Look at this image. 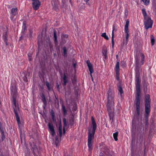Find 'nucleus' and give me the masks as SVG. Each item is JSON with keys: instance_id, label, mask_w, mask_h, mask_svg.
I'll return each instance as SVG.
<instances>
[{"instance_id": "17", "label": "nucleus", "mask_w": 156, "mask_h": 156, "mask_svg": "<svg viewBox=\"0 0 156 156\" xmlns=\"http://www.w3.org/2000/svg\"><path fill=\"white\" fill-rule=\"evenodd\" d=\"M41 97L42 101V102H43L44 104L46 105V103H47V102L46 101L45 96L43 93H42V94Z\"/></svg>"}, {"instance_id": "25", "label": "nucleus", "mask_w": 156, "mask_h": 156, "mask_svg": "<svg viewBox=\"0 0 156 156\" xmlns=\"http://www.w3.org/2000/svg\"><path fill=\"white\" fill-rule=\"evenodd\" d=\"M54 41L55 42H57V37L56 35V31L55 30H54Z\"/></svg>"}, {"instance_id": "36", "label": "nucleus", "mask_w": 156, "mask_h": 156, "mask_svg": "<svg viewBox=\"0 0 156 156\" xmlns=\"http://www.w3.org/2000/svg\"><path fill=\"white\" fill-rule=\"evenodd\" d=\"M28 56L29 60L30 61H31L32 59V54L28 53Z\"/></svg>"}, {"instance_id": "5", "label": "nucleus", "mask_w": 156, "mask_h": 156, "mask_svg": "<svg viewBox=\"0 0 156 156\" xmlns=\"http://www.w3.org/2000/svg\"><path fill=\"white\" fill-rule=\"evenodd\" d=\"M145 122L146 127H147L148 125V117L149 115L151 109V99L149 94H146L145 96Z\"/></svg>"}, {"instance_id": "43", "label": "nucleus", "mask_w": 156, "mask_h": 156, "mask_svg": "<svg viewBox=\"0 0 156 156\" xmlns=\"http://www.w3.org/2000/svg\"><path fill=\"white\" fill-rule=\"evenodd\" d=\"M62 37L65 38H67L68 37V35L67 34H63Z\"/></svg>"}, {"instance_id": "32", "label": "nucleus", "mask_w": 156, "mask_h": 156, "mask_svg": "<svg viewBox=\"0 0 156 156\" xmlns=\"http://www.w3.org/2000/svg\"><path fill=\"white\" fill-rule=\"evenodd\" d=\"M150 122L151 123V127L153 128L154 126V120L153 119L150 120Z\"/></svg>"}, {"instance_id": "38", "label": "nucleus", "mask_w": 156, "mask_h": 156, "mask_svg": "<svg viewBox=\"0 0 156 156\" xmlns=\"http://www.w3.org/2000/svg\"><path fill=\"white\" fill-rule=\"evenodd\" d=\"M51 116L52 117V118L53 119H54V118L55 117V113H54V111L53 110H51Z\"/></svg>"}, {"instance_id": "18", "label": "nucleus", "mask_w": 156, "mask_h": 156, "mask_svg": "<svg viewBox=\"0 0 156 156\" xmlns=\"http://www.w3.org/2000/svg\"><path fill=\"white\" fill-rule=\"evenodd\" d=\"M74 117L73 116L72 117H71L69 120V124L71 126H72L74 125Z\"/></svg>"}, {"instance_id": "10", "label": "nucleus", "mask_w": 156, "mask_h": 156, "mask_svg": "<svg viewBox=\"0 0 156 156\" xmlns=\"http://www.w3.org/2000/svg\"><path fill=\"white\" fill-rule=\"evenodd\" d=\"M17 11L18 9L17 8H12L11 9V16L10 17L11 20H14V16L17 14Z\"/></svg>"}, {"instance_id": "54", "label": "nucleus", "mask_w": 156, "mask_h": 156, "mask_svg": "<svg viewBox=\"0 0 156 156\" xmlns=\"http://www.w3.org/2000/svg\"><path fill=\"white\" fill-rule=\"evenodd\" d=\"M0 156H3V155L2 154H1Z\"/></svg>"}, {"instance_id": "31", "label": "nucleus", "mask_w": 156, "mask_h": 156, "mask_svg": "<svg viewBox=\"0 0 156 156\" xmlns=\"http://www.w3.org/2000/svg\"><path fill=\"white\" fill-rule=\"evenodd\" d=\"M63 54L64 56H65V55H66L67 54V50L66 47H64L63 48Z\"/></svg>"}, {"instance_id": "6", "label": "nucleus", "mask_w": 156, "mask_h": 156, "mask_svg": "<svg viewBox=\"0 0 156 156\" xmlns=\"http://www.w3.org/2000/svg\"><path fill=\"white\" fill-rule=\"evenodd\" d=\"M144 23L145 28L146 30L152 27L153 21L150 17L144 19Z\"/></svg>"}, {"instance_id": "9", "label": "nucleus", "mask_w": 156, "mask_h": 156, "mask_svg": "<svg viewBox=\"0 0 156 156\" xmlns=\"http://www.w3.org/2000/svg\"><path fill=\"white\" fill-rule=\"evenodd\" d=\"M48 127L49 132L52 136H53L55 135V133L53 124L49 122L48 124Z\"/></svg>"}, {"instance_id": "2", "label": "nucleus", "mask_w": 156, "mask_h": 156, "mask_svg": "<svg viewBox=\"0 0 156 156\" xmlns=\"http://www.w3.org/2000/svg\"><path fill=\"white\" fill-rule=\"evenodd\" d=\"M107 106L110 119L113 122L114 113L112 110L114 106V95L111 87H109L107 93Z\"/></svg>"}, {"instance_id": "15", "label": "nucleus", "mask_w": 156, "mask_h": 156, "mask_svg": "<svg viewBox=\"0 0 156 156\" xmlns=\"http://www.w3.org/2000/svg\"><path fill=\"white\" fill-rule=\"evenodd\" d=\"M8 31V29L7 28L6 29V31L5 32V34L4 35H3V39L4 40V42H5V44L6 45H8V44L7 43V31Z\"/></svg>"}, {"instance_id": "26", "label": "nucleus", "mask_w": 156, "mask_h": 156, "mask_svg": "<svg viewBox=\"0 0 156 156\" xmlns=\"http://www.w3.org/2000/svg\"><path fill=\"white\" fill-rule=\"evenodd\" d=\"M101 36L104 37L106 40H108L109 39L108 37L106 35V33H105L102 34Z\"/></svg>"}, {"instance_id": "47", "label": "nucleus", "mask_w": 156, "mask_h": 156, "mask_svg": "<svg viewBox=\"0 0 156 156\" xmlns=\"http://www.w3.org/2000/svg\"><path fill=\"white\" fill-rule=\"evenodd\" d=\"M2 123L1 122H0V130H1V129H2L1 126H2Z\"/></svg>"}, {"instance_id": "51", "label": "nucleus", "mask_w": 156, "mask_h": 156, "mask_svg": "<svg viewBox=\"0 0 156 156\" xmlns=\"http://www.w3.org/2000/svg\"><path fill=\"white\" fill-rule=\"evenodd\" d=\"M63 132L64 133H65V129L64 128H63Z\"/></svg>"}, {"instance_id": "44", "label": "nucleus", "mask_w": 156, "mask_h": 156, "mask_svg": "<svg viewBox=\"0 0 156 156\" xmlns=\"http://www.w3.org/2000/svg\"><path fill=\"white\" fill-rule=\"evenodd\" d=\"M58 129H62V124L61 122L59 124Z\"/></svg>"}, {"instance_id": "53", "label": "nucleus", "mask_w": 156, "mask_h": 156, "mask_svg": "<svg viewBox=\"0 0 156 156\" xmlns=\"http://www.w3.org/2000/svg\"><path fill=\"white\" fill-rule=\"evenodd\" d=\"M91 79H92V81H93V77L91 78Z\"/></svg>"}, {"instance_id": "37", "label": "nucleus", "mask_w": 156, "mask_h": 156, "mask_svg": "<svg viewBox=\"0 0 156 156\" xmlns=\"http://www.w3.org/2000/svg\"><path fill=\"white\" fill-rule=\"evenodd\" d=\"M73 67L75 69L76 66L77 65L76 62L75 61H73Z\"/></svg>"}, {"instance_id": "29", "label": "nucleus", "mask_w": 156, "mask_h": 156, "mask_svg": "<svg viewBox=\"0 0 156 156\" xmlns=\"http://www.w3.org/2000/svg\"><path fill=\"white\" fill-rule=\"evenodd\" d=\"M46 85L47 87L48 90L49 91H50L51 90V88L50 87V85L49 82L48 81H46Z\"/></svg>"}, {"instance_id": "20", "label": "nucleus", "mask_w": 156, "mask_h": 156, "mask_svg": "<svg viewBox=\"0 0 156 156\" xmlns=\"http://www.w3.org/2000/svg\"><path fill=\"white\" fill-rule=\"evenodd\" d=\"M150 37L151 38V45L152 46L154 44V42H155V39L154 38V36L153 35H151L150 36Z\"/></svg>"}, {"instance_id": "21", "label": "nucleus", "mask_w": 156, "mask_h": 156, "mask_svg": "<svg viewBox=\"0 0 156 156\" xmlns=\"http://www.w3.org/2000/svg\"><path fill=\"white\" fill-rule=\"evenodd\" d=\"M0 132L1 133V134L2 135V140L3 141L5 139L4 132L3 129H1V130H0Z\"/></svg>"}, {"instance_id": "3", "label": "nucleus", "mask_w": 156, "mask_h": 156, "mask_svg": "<svg viewBox=\"0 0 156 156\" xmlns=\"http://www.w3.org/2000/svg\"><path fill=\"white\" fill-rule=\"evenodd\" d=\"M11 95L12 97V101L13 102L12 107L18 125L19 127H20L21 125V124L18 114L20 112L18 104L16 103V98L17 95V89L16 87L15 86L11 87Z\"/></svg>"}, {"instance_id": "48", "label": "nucleus", "mask_w": 156, "mask_h": 156, "mask_svg": "<svg viewBox=\"0 0 156 156\" xmlns=\"http://www.w3.org/2000/svg\"><path fill=\"white\" fill-rule=\"evenodd\" d=\"M56 86H57V88H59V84H58V83H57V85H56Z\"/></svg>"}, {"instance_id": "7", "label": "nucleus", "mask_w": 156, "mask_h": 156, "mask_svg": "<svg viewBox=\"0 0 156 156\" xmlns=\"http://www.w3.org/2000/svg\"><path fill=\"white\" fill-rule=\"evenodd\" d=\"M129 19H127L126 22V24L125 26V32L126 34V43L128 41V38L129 37Z\"/></svg>"}, {"instance_id": "19", "label": "nucleus", "mask_w": 156, "mask_h": 156, "mask_svg": "<svg viewBox=\"0 0 156 156\" xmlns=\"http://www.w3.org/2000/svg\"><path fill=\"white\" fill-rule=\"evenodd\" d=\"M33 149L34 155H37V153H38V151L37 147L36 146H35L34 147H33Z\"/></svg>"}, {"instance_id": "1", "label": "nucleus", "mask_w": 156, "mask_h": 156, "mask_svg": "<svg viewBox=\"0 0 156 156\" xmlns=\"http://www.w3.org/2000/svg\"><path fill=\"white\" fill-rule=\"evenodd\" d=\"M141 57V65H143L144 62L145 56L143 53L139 52L137 53L135 57L136 60V97L134 101V103L136 107V112L135 115L139 117L141 112V108L140 106V80L139 79L140 74L139 71L140 69V66L139 64L140 57Z\"/></svg>"}, {"instance_id": "14", "label": "nucleus", "mask_w": 156, "mask_h": 156, "mask_svg": "<svg viewBox=\"0 0 156 156\" xmlns=\"http://www.w3.org/2000/svg\"><path fill=\"white\" fill-rule=\"evenodd\" d=\"M119 61L117 62L116 63L115 67V71L116 72V75H118L119 73Z\"/></svg>"}, {"instance_id": "27", "label": "nucleus", "mask_w": 156, "mask_h": 156, "mask_svg": "<svg viewBox=\"0 0 156 156\" xmlns=\"http://www.w3.org/2000/svg\"><path fill=\"white\" fill-rule=\"evenodd\" d=\"M55 145L56 147L58 146V136H56L55 137Z\"/></svg>"}, {"instance_id": "33", "label": "nucleus", "mask_w": 156, "mask_h": 156, "mask_svg": "<svg viewBox=\"0 0 156 156\" xmlns=\"http://www.w3.org/2000/svg\"><path fill=\"white\" fill-rule=\"evenodd\" d=\"M53 9L55 10H57L58 9V7L57 5L54 4L53 5Z\"/></svg>"}, {"instance_id": "16", "label": "nucleus", "mask_w": 156, "mask_h": 156, "mask_svg": "<svg viewBox=\"0 0 156 156\" xmlns=\"http://www.w3.org/2000/svg\"><path fill=\"white\" fill-rule=\"evenodd\" d=\"M143 14L144 16V19L149 17L147 16L145 9H142Z\"/></svg>"}, {"instance_id": "4", "label": "nucleus", "mask_w": 156, "mask_h": 156, "mask_svg": "<svg viewBox=\"0 0 156 156\" xmlns=\"http://www.w3.org/2000/svg\"><path fill=\"white\" fill-rule=\"evenodd\" d=\"M92 124V131L91 132L90 129H88V145L89 150L91 151L92 150V140L94 139V135L97 128V125L94 119L93 116L91 117Z\"/></svg>"}, {"instance_id": "50", "label": "nucleus", "mask_w": 156, "mask_h": 156, "mask_svg": "<svg viewBox=\"0 0 156 156\" xmlns=\"http://www.w3.org/2000/svg\"><path fill=\"white\" fill-rule=\"evenodd\" d=\"M118 55H116V57L117 58H118Z\"/></svg>"}, {"instance_id": "13", "label": "nucleus", "mask_w": 156, "mask_h": 156, "mask_svg": "<svg viewBox=\"0 0 156 156\" xmlns=\"http://www.w3.org/2000/svg\"><path fill=\"white\" fill-rule=\"evenodd\" d=\"M117 30V29L115 28L114 25H113V30L112 31V48H113L114 47V31H116Z\"/></svg>"}, {"instance_id": "30", "label": "nucleus", "mask_w": 156, "mask_h": 156, "mask_svg": "<svg viewBox=\"0 0 156 156\" xmlns=\"http://www.w3.org/2000/svg\"><path fill=\"white\" fill-rule=\"evenodd\" d=\"M142 1L144 3L145 5H147L149 3V0H142Z\"/></svg>"}, {"instance_id": "49", "label": "nucleus", "mask_w": 156, "mask_h": 156, "mask_svg": "<svg viewBox=\"0 0 156 156\" xmlns=\"http://www.w3.org/2000/svg\"><path fill=\"white\" fill-rule=\"evenodd\" d=\"M24 30H26V25H24Z\"/></svg>"}, {"instance_id": "40", "label": "nucleus", "mask_w": 156, "mask_h": 156, "mask_svg": "<svg viewBox=\"0 0 156 156\" xmlns=\"http://www.w3.org/2000/svg\"><path fill=\"white\" fill-rule=\"evenodd\" d=\"M72 83L73 84L76 83V80L75 78H74L73 80H72Z\"/></svg>"}, {"instance_id": "23", "label": "nucleus", "mask_w": 156, "mask_h": 156, "mask_svg": "<svg viewBox=\"0 0 156 156\" xmlns=\"http://www.w3.org/2000/svg\"><path fill=\"white\" fill-rule=\"evenodd\" d=\"M118 132H116L115 133H114L113 134L114 138L115 141H117L118 140Z\"/></svg>"}, {"instance_id": "28", "label": "nucleus", "mask_w": 156, "mask_h": 156, "mask_svg": "<svg viewBox=\"0 0 156 156\" xmlns=\"http://www.w3.org/2000/svg\"><path fill=\"white\" fill-rule=\"evenodd\" d=\"M118 90L120 93L121 94H122L123 93L122 89L121 86L119 85L118 87Z\"/></svg>"}, {"instance_id": "34", "label": "nucleus", "mask_w": 156, "mask_h": 156, "mask_svg": "<svg viewBox=\"0 0 156 156\" xmlns=\"http://www.w3.org/2000/svg\"><path fill=\"white\" fill-rule=\"evenodd\" d=\"M63 122L64 124V127H66L67 126L66 119V118H64L63 119Z\"/></svg>"}, {"instance_id": "46", "label": "nucleus", "mask_w": 156, "mask_h": 156, "mask_svg": "<svg viewBox=\"0 0 156 156\" xmlns=\"http://www.w3.org/2000/svg\"><path fill=\"white\" fill-rule=\"evenodd\" d=\"M47 105V103H46V105H45V104H44V105H43V108H44V109H45V107H46V106Z\"/></svg>"}, {"instance_id": "39", "label": "nucleus", "mask_w": 156, "mask_h": 156, "mask_svg": "<svg viewBox=\"0 0 156 156\" xmlns=\"http://www.w3.org/2000/svg\"><path fill=\"white\" fill-rule=\"evenodd\" d=\"M58 131L59 133V136L60 137H61L62 136V129H58Z\"/></svg>"}, {"instance_id": "45", "label": "nucleus", "mask_w": 156, "mask_h": 156, "mask_svg": "<svg viewBox=\"0 0 156 156\" xmlns=\"http://www.w3.org/2000/svg\"><path fill=\"white\" fill-rule=\"evenodd\" d=\"M119 75H116V79L118 80H119Z\"/></svg>"}, {"instance_id": "55", "label": "nucleus", "mask_w": 156, "mask_h": 156, "mask_svg": "<svg viewBox=\"0 0 156 156\" xmlns=\"http://www.w3.org/2000/svg\"><path fill=\"white\" fill-rule=\"evenodd\" d=\"M34 156H38L37 155H34Z\"/></svg>"}, {"instance_id": "42", "label": "nucleus", "mask_w": 156, "mask_h": 156, "mask_svg": "<svg viewBox=\"0 0 156 156\" xmlns=\"http://www.w3.org/2000/svg\"><path fill=\"white\" fill-rule=\"evenodd\" d=\"M84 1L86 2V4L89 5L90 4V3L89 2L90 0H84Z\"/></svg>"}, {"instance_id": "52", "label": "nucleus", "mask_w": 156, "mask_h": 156, "mask_svg": "<svg viewBox=\"0 0 156 156\" xmlns=\"http://www.w3.org/2000/svg\"><path fill=\"white\" fill-rule=\"evenodd\" d=\"M92 73H90V76H91V78L93 77H92Z\"/></svg>"}, {"instance_id": "11", "label": "nucleus", "mask_w": 156, "mask_h": 156, "mask_svg": "<svg viewBox=\"0 0 156 156\" xmlns=\"http://www.w3.org/2000/svg\"><path fill=\"white\" fill-rule=\"evenodd\" d=\"M86 62L90 73H92L94 72V70L92 64L90 63L89 60H87L86 61Z\"/></svg>"}, {"instance_id": "8", "label": "nucleus", "mask_w": 156, "mask_h": 156, "mask_svg": "<svg viewBox=\"0 0 156 156\" xmlns=\"http://www.w3.org/2000/svg\"><path fill=\"white\" fill-rule=\"evenodd\" d=\"M41 5V3L39 0H36L33 2L32 6L34 9L35 10H37Z\"/></svg>"}, {"instance_id": "24", "label": "nucleus", "mask_w": 156, "mask_h": 156, "mask_svg": "<svg viewBox=\"0 0 156 156\" xmlns=\"http://www.w3.org/2000/svg\"><path fill=\"white\" fill-rule=\"evenodd\" d=\"M102 54L105 56V58H106L107 57V50L106 49H103L102 51Z\"/></svg>"}, {"instance_id": "12", "label": "nucleus", "mask_w": 156, "mask_h": 156, "mask_svg": "<svg viewBox=\"0 0 156 156\" xmlns=\"http://www.w3.org/2000/svg\"><path fill=\"white\" fill-rule=\"evenodd\" d=\"M61 76V77H62V79L63 81V85L64 86H65L67 83L68 81L67 79V76L66 75V73H64L63 74V76H62V73H60Z\"/></svg>"}, {"instance_id": "22", "label": "nucleus", "mask_w": 156, "mask_h": 156, "mask_svg": "<svg viewBox=\"0 0 156 156\" xmlns=\"http://www.w3.org/2000/svg\"><path fill=\"white\" fill-rule=\"evenodd\" d=\"M62 110L63 112V114L64 115H66L67 114V111L66 109V108L65 106L62 104Z\"/></svg>"}, {"instance_id": "35", "label": "nucleus", "mask_w": 156, "mask_h": 156, "mask_svg": "<svg viewBox=\"0 0 156 156\" xmlns=\"http://www.w3.org/2000/svg\"><path fill=\"white\" fill-rule=\"evenodd\" d=\"M62 3H63L62 6L63 7H66L67 5L66 2L65 0H62Z\"/></svg>"}, {"instance_id": "41", "label": "nucleus", "mask_w": 156, "mask_h": 156, "mask_svg": "<svg viewBox=\"0 0 156 156\" xmlns=\"http://www.w3.org/2000/svg\"><path fill=\"white\" fill-rule=\"evenodd\" d=\"M23 75L24 77L23 78L24 81L26 82L27 81V78L26 76H25V74H24Z\"/></svg>"}]
</instances>
